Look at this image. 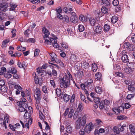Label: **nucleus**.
<instances>
[{"mask_svg": "<svg viewBox=\"0 0 135 135\" xmlns=\"http://www.w3.org/2000/svg\"><path fill=\"white\" fill-rule=\"evenodd\" d=\"M83 35L85 37L88 39H91V32L89 30H86L84 31L83 34Z\"/></svg>", "mask_w": 135, "mask_h": 135, "instance_id": "nucleus-9", "label": "nucleus"}, {"mask_svg": "<svg viewBox=\"0 0 135 135\" xmlns=\"http://www.w3.org/2000/svg\"><path fill=\"white\" fill-rule=\"evenodd\" d=\"M16 30L15 29H12L11 31V32L12 35V37H15L16 36Z\"/></svg>", "mask_w": 135, "mask_h": 135, "instance_id": "nucleus-62", "label": "nucleus"}, {"mask_svg": "<svg viewBox=\"0 0 135 135\" xmlns=\"http://www.w3.org/2000/svg\"><path fill=\"white\" fill-rule=\"evenodd\" d=\"M55 10L57 12L56 14H59V15H60V13H61L62 12V9L61 8L58 9L57 8Z\"/></svg>", "mask_w": 135, "mask_h": 135, "instance_id": "nucleus-59", "label": "nucleus"}, {"mask_svg": "<svg viewBox=\"0 0 135 135\" xmlns=\"http://www.w3.org/2000/svg\"><path fill=\"white\" fill-rule=\"evenodd\" d=\"M18 110L21 112H25L26 111V110H27L23 107H19L18 108Z\"/></svg>", "mask_w": 135, "mask_h": 135, "instance_id": "nucleus-56", "label": "nucleus"}, {"mask_svg": "<svg viewBox=\"0 0 135 135\" xmlns=\"http://www.w3.org/2000/svg\"><path fill=\"white\" fill-rule=\"evenodd\" d=\"M102 1L105 6L109 7L110 5L111 1L110 0H102Z\"/></svg>", "mask_w": 135, "mask_h": 135, "instance_id": "nucleus-15", "label": "nucleus"}, {"mask_svg": "<svg viewBox=\"0 0 135 135\" xmlns=\"http://www.w3.org/2000/svg\"><path fill=\"white\" fill-rule=\"evenodd\" d=\"M88 19H89V23L90 25L91 26H94L96 24V21L94 18L92 17H91L90 18H88Z\"/></svg>", "mask_w": 135, "mask_h": 135, "instance_id": "nucleus-12", "label": "nucleus"}, {"mask_svg": "<svg viewBox=\"0 0 135 135\" xmlns=\"http://www.w3.org/2000/svg\"><path fill=\"white\" fill-rule=\"evenodd\" d=\"M83 67L85 69H88L90 67L89 63L86 62H83Z\"/></svg>", "mask_w": 135, "mask_h": 135, "instance_id": "nucleus-31", "label": "nucleus"}, {"mask_svg": "<svg viewBox=\"0 0 135 135\" xmlns=\"http://www.w3.org/2000/svg\"><path fill=\"white\" fill-rule=\"evenodd\" d=\"M35 40L33 38H30L28 39L27 41V42L33 43L35 42Z\"/></svg>", "mask_w": 135, "mask_h": 135, "instance_id": "nucleus-57", "label": "nucleus"}, {"mask_svg": "<svg viewBox=\"0 0 135 135\" xmlns=\"http://www.w3.org/2000/svg\"><path fill=\"white\" fill-rule=\"evenodd\" d=\"M70 95L66 94H64L63 96V99L64 101L66 102L69 100L70 99Z\"/></svg>", "mask_w": 135, "mask_h": 135, "instance_id": "nucleus-20", "label": "nucleus"}, {"mask_svg": "<svg viewBox=\"0 0 135 135\" xmlns=\"http://www.w3.org/2000/svg\"><path fill=\"white\" fill-rule=\"evenodd\" d=\"M77 75L80 78H82L84 76V74L83 71H81L78 72L77 73Z\"/></svg>", "mask_w": 135, "mask_h": 135, "instance_id": "nucleus-54", "label": "nucleus"}, {"mask_svg": "<svg viewBox=\"0 0 135 135\" xmlns=\"http://www.w3.org/2000/svg\"><path fill=\"white\" fill-rule=\"evenodd\" d=\"M25 62H23L22 63L21 62L18 61L17 63V65L18 67L20 68H22L23 67L24 69H25V68L24 66L25 65Z\"/></svg>", "mask_w": 135, "mask_h": 135, "instance_id": "nucleus-34", "label": "nucleus"}, {"mask_svg": "<svg viewBox=\"0 0 135 135\" xmlns=\"http://www.w3.org/2000/svg\"><path fill=\"white\" fill-rule=\"evenodd\" d=\"M40 52V50L38 49H35L34 52V56H37L39 55V53Z\"/></svg>", "mask_w": 135, "mask_h": 135, "instance_id": "nucleus-46", "label": "nucleus"}, {"mask_svg": "<svg viewBox=\"0 0 135 135\" xmlns=\"http://www.w3.org/2000/svg\"><path fill=\"white\" fill-rule=\"evenodd\" d=\"M101 11L102 13L106 14L108 12V9L106 7V6H103L102 7Z\"/></svg>", "mask_w": 135, "mask_h": 135, "instance_id": "nucleus-16", "label": "nucleus"}, {"mask_svg": "<svg viewBox=\"0 0 135 135\" xmlns=\"http://www.w3.org/2000/svg\"><path fill=\"white\" fill-rule=\"evenodd\" d=\"M50 56L51 57V60L53 62L55 61V59L57 57V55L56 54L53 52H51L50 53H48Z\"/></svg>", "mask_w": 135, "mask_h": 135, "instance_id": "nucleus-10", "label": "nucleus"}, {"mask_svg": "<svg viewBox=\"0 0 135 135\" xmlns=\"http://www.w3.org/2000/svg\"><path fill=\"white\" fill-rule=\"evenodd\" d=\"M129 46L130 45V44L129 42L125 43L123 45V48H125L126 49H128V47H129Z\"/></svg>", "mask_w": 135, "mask_h": 135, "instance_id": "nucleus-55", "label": "nucleus"}, {"mask_svg": "<svg viewBox=\"0 0 135 135\" xmlns=\"http://www.w3.org/2000/svg\"><path fill=\"white\" fill-rule=\"evenodd\" d=\"M30 113H28V111L26 110L24 115V118L25 119H29V120H28V122L31 124L32 123L33 119L31 117L30 118Z\"/></svg>", "mask_w": 135, "mask_h": 135, "instance_id": "nucleus-4", "label": "nucleus"}, {"mask_svg": "<svg viewBox=\"0 0 135 135\" xmlns=\"http://www.w3.org/2000/svg\"><path fill=\"white\" fill-rule=\"evenodd\" d=\"M78 19L77 16H71L70 20L71 22L73 23H76L78 22Z\"/></svg>", "mask_w": 135, "mask_h": 135, "instance_id": "nucleus-17", "label": "nucleus"}, {"mask_svg": "<svg viewBox=\"0 0 135 135\" xmlns=\"http://www.w3.org/2000/svg\"><path fill=\"white\" fill-rule=\"evenodd\" d=\"M66 132L68 133H71L72 132V129L70 125H69L66 128Z\"/></svg>", "mask_w": 135, "mask_h": 135, "instance_id": "nucleus-38", "label": "nucleus"}, {"mask_svg": "<svg viewBox=\"0 0 135 135\" xmlns=\"http://www.w3.org/2000/svg\"><path fill=\"white\" fill-rule=\"evenodd\" d=\"M134 65L133 63L131 62L128 64L127 66L128 67L133 71V69L135 68V66H134Z\"/></svg>", "mask_w": 135, "mask_h": 135, "instance_id": "nucleus-29", "label": "nucleus"}, {"mask_svg": "<svg viewBox=\"0 0 135 135\" xmlns=\"http://www.w3.org/2000/svg\"><path fill=\"white\" fill-rule=\"evenodd\" d=\"M128 89L129 90L132 91H133L135 90L134 87L131 84H130V85L128 86Z\"/></svg>", "mask_w": 135, "mask_h": 135, "instance_id": "nucleus-41", "label": "nucleus"}, {"mask_svg": "<svg viewBox=\"0 0 135 135\" xmlns=\"http://www.w3.org/2000/svg\"><path fill=\"white\" fill-rule=\"evenodd\" d=\"M13 77L15 79H18L20 78L21 76L19 75L17 73H15V74H13Z\"/></svg>", "mask_w": 135, "mask_h": 135, "instance_id": "nucleus-58", "label": "nucleus"}, {"mask_svg": "<svg viewBox=\"0 0 135 135\" xmlns=\"http://www.w3.org/2000/svg\"><path fill=\"white\" fill-rule=\"evenodd\" d=\"M61 46L64 48L68 49V45L67 43L65 42H62L61 43Z\"/></svg>", "mask_w": 135, "mask_h": 135, "instance_id": "nucleus-40", "label": "nucleus"}, {"mask_svg": "<svg viewBox=\"0 0 135 135\" xmlns=\"http://www.w3.org/2000/svg\"><path fill=\"white\" fill-rule=\"evenodd\" d=\"M112 110L114 113L116 115H118L119 114V110L118 107H115L112 109Z\"/></svg>", "mask_w": 135, "mask_h": 135, "instance_id": "nucleus-39", "label": "nucleus"}, {"mask_svg": "<svg viewBox=\"0 0 135 135\" xmlns=\"http://www.w3.org/2000/svg\"><path fill=\"white\" fill-rule=\"evenodd\" d=\"M95 30L96 33L101 34L103 28L101 24H98L95 26Z\"/></svg>", "mask_w": 135, "mask_h": 135, "instance_id": "nucleus-6", "label": "nucleus"}, {"mask_svg": "<svg viewBox=\"0 0 135 135\" xmlns=\"http://www.w3.org/2000/svg\"><path fill=\"white\" fill-rule=\"evenodd\" d=\"M129 128L131 132L133 135H135V127L134 126L131 124L129 125Z\"/></svg>", "mask_w": 135, "mask_h": 135, "instance_id": "nucleus-22", "label": "nucleus"}, {"mask_svg": "<svg viewBox=\"0 0 135 135\" xmlns=\"http://www.w3.org/2000/svg\"><path fill=\"white\" fill-rule=\"evenodd\" d=\"M50 83L53 86V88H55L56 86V85L54 80H51L50 81Z\"/></svg>", "mask_w": 135, "mask_h": 135, "instance_id": "nucleus-63", "label": "nucleus"}, {"mask_svg": "<svg viewBox=\"0 0 135 135\" xmlns=\"http://www.w3.org/2000/svg\"><path fill=\"white\" fill-rule=\"evenodd\" d=\"M42 91L45 93H48L47 90V87L45 85H44L42 87Z\"/></svg>", "mask_w": 135, "mask_h": 135, "instance_id": "nucleus-45", "label": "nucleus"}, {"mask_svg": "<svg viewBox=\"0 0 135 135\" xmlns=\"http://www.w3.org/2000/svg\"><path fill=\"white\" fill-rule=\"evenodd\" d=\"M84 107L83 106V104L82 103H80L78 106L77 108V111L78 113L81 112L83 109Z\"/></svg>", "mask_w": 135, "mask_h": 135, "instance_id": "nucleus-13", "label": "nucleus"}, {"mask_svg": "<svg viewBox=\"0 0 135 135\" xmlns=\"http://www.w3.org/2000/svg\"><path fill=\"white\" fill-rule=\"evenodd\" d=\"M84 26L83 25H80L78 26L79 30L80 32L83 31L84 30Z\"/></svg>", "mask_w": 135, "mask_h": 135, "instance_id": "nucleus-53", "label": "nucleus"}, {"mask_svg": "<svg viewBox=\"0 0 135 135\" xmlns=\"http://www.w3.org/2000/svg\"><path fill=\"white\" fill-rule=\"evenodd\" d=\"M109 103V101L107 99L102 100L100 103L99 108L100 109H104L105 110H108L109 109L108 107Z\"/></svg>", "mask_w": 135, "mask_h": 135, "instance_id": "nucleus-3", "label": "nucleus"}, {"mask_svg": "<svg viewBox=\"0 0 135 135\" xmlns=\"http://www.w3.org/2000/svg\"><path fill=\"white\" fill-rule=\"evenodd\" d=\"M127 118L125 115H118L117 117V119L119 120H126Z\"/></svg>", "mask_w": 135, "mask_h": 135, "instance_id": "nucleus-26", "label": "nucleus"}, {"mask_svg": "<svg viewBox=\"0 0 135 135\" xmlns=\"http://www.w3.org/2000/svg\"><path fill=\"white\" fill-rule=\"evenodd\" d=\"M119 1L118 0H113L112 2V4L114 6H116L119 4Z\"/></svg>", "mask_w": 135, "mask_h": 135, "instance_id": "nucleus-60", "label": "nucleus"}, {"mask_svg": "<svg viewBox=\"0 0 135 135\" xmlns=\"http://www.w3.org/2000/svg\"><path fill=\"white\" fill-rule=\"evenodd\" d=\"M34 74H35V84H38L39 83L40 78L38 76H36V74L35 73H33V75H34Z\"/></svg>", "mask_w": 135, "mask_h": 135, "instance_id": "nucleus-25", "label": "nucleus"}, {"mask_svg": "<svg viewBox=\"0 0 135 135\" xmlns=\"http://www.w3.org/2000/svg\"><path fill=\"white\" fill-rule=\"evenodd\" d=\"M95 91L98 93H100L102 91V89L101 87L99 86H97L95 89Z\"/></svg>", "mask_w": 135, "mask_h": 135, "instance_id": "nucleus-32", "label": "nucleus"}, {"mask_svg": "<svg viewBox=\"0 0 135 135\" xmlns=\"http://www.w3.org/2000/svg\"><path fill=\"white\" fill-rule=\"evenodd\" d=\"M8 89L7 87L5 85L1 87L0 90L2 93H4L7 92Z\"/></svg>", "mask_w": 135, "mask_h": 135, "instance_id": "nucleus-24", "label": "nucleus"}, {"mask_svg": "<svg viewBox=\"0 0 135 135\" xmlns=\"http://www.w3.org/2000/svg\"><path fill=\"white\" fill-rule=\"evenodd\" d=\"M63 21L65 22L68 23L69 22V19L68 16L67 15H64V16L63 17Z\"/></svg>", "mask_w": 135, "mask_h": 135, "instance_id": "nucleus-35", "label": "nucleus"}, {"mask_svg": "<svg viewBox=\"0 0 135 135\" xmlns=\"http://www.w3.org/2000/svg\"><path fill=\"white\" fill-rule=\"evenodd\" d=\"M41 94H38L36 93V97H35L36 102L37 103V104H40V101L41 99Z\"/></svg>", "mask_w": 135, "mask_h": 135, "instance_id": "nucleus-14", "label": "nucleus"}, {"mask_svg": "<svg viewBox=\"0 0 135 135\" xmlns=\"http://www.w3.org/2000/svg\"><path fill=\"white\" fill-rule=\"evenodd\" d=\"M125 72L127 74H132V70L131 69L128 67L126 68L124 70Z\"/></svg>", "mask_w": 135, "mask_h": 135, "instance_id": "nucleus-44", "label": "nucleus"}, {"mask_svg": "<svg viewBox=\"0 0 135 135\" xmlns=\"http://www.w3.org/2000/svg\"><path fill=\"white\" fill-rule=\"evenodd\" d=\"M77 57L76 55L72 54L71 56L70 59L71 60L73 61H76L77 59Z\"/></svg>", "mask_w": 135, "mask_h": 135, "instance_id": "nucleus-52", "label": "nucleus"}, {"mask_svg": "<svg viewBox=\"0 0 135 135\" xmlns=\"http://www.w3.org/2000/svg\"><path fill=\"white\" fill-rule=\"evenodd\" d=\"M9 73H8L7 72V73H4V77L7 79H9L11 78L12 76V75Z\"/></svg>", "mask_w": 135, "mask_h": 135, "instance_id": "nucleus-50", "label": "nucleus"}, {"mask_svg": "<svg viewBox=\"0 0 135 135\" xmlns=\"http://www.w3.org/2000/svg\"><path fill=\"white\" fill-rule=\"evenodd\" d=\"M63 10L66 13H69L73 11L72 9L71 8H68L65 7L63 8Z\"/></svg>", "mask_w": 135, "mask_h": 135, "instance_id": "nucleus-23", "label": "nucleus"}, {"mask_svg": "<svg viewBox=\"0 0 135 135\" xmlns=\"http://www.w3.org/2000/svg\"><path fill=\"white\" fill-rule=\"evenodd\" d=\"M91 69L93 72L96 71L98 69V66L96 63H94L92 64Z\"/></svg>", "mask_w": 135, "mask_h": 135, "instance_id": "nucleus-30", "label": "nucleus"}, {"mask_svg": "<svg viewBox=\"0 0 135 135\" xmlns=\"http://www.w3.org/2000/svg\"><path fill=\"white\" fill-rule=\"evenodd\" d=\"M97 41L98 42V43L100 45L103 46L104 45V44L105 42L104 40L102 39H98Z\"/></svg>", "mask_w": 135, "mask_h": 135, "instance_id": "nucleus-43", "label": "nucleus"}, {"mask_svg": "<svg viewBox=\"0 0 135 135\" xmlns=\"http://www.w3.org/2000/svg\"><path fill=\"white\" fill-rule=\"evenodd\" d=\"M119 127H120L119 125L118 126L114 127L113 128V131L114 132L117 134H119L120 132Z\"/></svg>", "mask_w": 135, "mask_h": 135, "instance_id": "nucleus-28", "label": "nucleus"}, {"mask_svg": "<svg viewBox=\"0 0 135 135\" xmlns=\"http://www.w3.org/2000/svg\"><path fill=\"white\" fill-rule=\"evenodd\" d=\"M115 75L118 76L123 78L124 77V75L123 73L121 72H116L115 73Z\"/></svg>", "mask_w": 135, "mask_h": 135, "instance_id": "nucleus-33", "label": "nucleus"}, {"mask_svg": "<svg viewBox=\"0 0 135 135\" xmlns=\"http://www.w3.org/2000/svg\"><path fill=\"white\" fill-rule=\"evenodd\" d=\"M56 93L57 96H60L61 94V90L60 89H57V88L56 89Z\"/></svg>", "mask_w": 135, "mask_h": 135, "instance_id": "nucleus-61", "label": "nucleus"}, {"mask_svg": "<svg viewBox=\"0 0 135 135\" xmlns=\"http://www.w3.org/2000/svg\"><path fill=\"white\" fill-rule=\"evenodd\" d=\"M74 110L73 109H70L68 115L69 118H71L72 116L74 113Z\"/></svg>", "mask_w": 135, "mask_h": 135, "instance_id": "nucleus-48", "label": "nucleus"}, {"mask_svg": "<svg viewBox=\"0 0 135 135\" xmlns=\"http://www.w3.org/2000/svg\"><path fill=\"white\" fill-rule=\"evenodd\" d=\"M100 98L98 97H95L93 100L94 102L97 104H98L100 102Z\"/></svg>", "mask_w": 135, "mask_h": 135, "instance_id": "nucleus-51", "label": "nucleus"}, {"mask_svg": "<svg viewBox=\"0 0 135 135\" xmlns=\"http://www.w3.org/2000/svg\"><path fill=\"white\" fill-rule=\"evenodd\" d=\"M93 126H92V124H91L88 125V126H85V128H88V129L89 131H91L92 129L93 128Z\"/></svg>", "mask_w": 135, "mask_h": 135, "instance_id": "nucleus-47", "label": "nucleus"}, {"mask_svg": "<svg viewBox=\"0 0 135 135\" xmlns=\"http://www.w3.org/2000/svg\"><path fill=\"white\" fill-rule=\"evenodd\" d=\"M79 18V20L83 22H85L87 20V17L83 15H80Z\"/></svg>", "mask_w": 135, "mask_h": 135, "instance_id": "nucleus-19", "label": "nucleus"}, {"mask_svg": "<svg viewBox=\"0 0 135 135\" xmlns=\"http://www.w3.org/2000/svg\"><path fill=\"white\" fill-rule=\"evenodd\" d=\"M95 75L96 79H97L98 80H100L102 77V74L98 72L96 73Z\"/></svg>", "mask_w": 135, "mask_h": 135, "instance_id": "nucleus-37", "label": "nucleus"}, {"mask_svg": "<svg viewBox=\"0 0 135 135\" xmlns=\"http://www.w3.org/2000/svg\"><path fill=\"white\" fill-rule=\"evenodd\" d=\"M103 123L100 119H97L95 120V125L98 127H100L102 124Z\"/></svg>", "mask_w": 135, "mask_h": 135, "instance_id": "nucleus-18", "label": "nucleus"}, {"mask_svg": "<svg viewBox=\"0 0 135 135\" xmlns=\"http://www.w3.org/2000/svg\"><path fill=\"white\" fill-rule=\"evenodd\" d=\"M9 41L7 39L4 40L2 42V47L3 48H5L6 47L7 43H8Z\"/></svg>", "mask_w": 135, "mask_h": 135, "instance_id": "nucleus-36", "label": "nucleus"}, {"mask_svg": "<svg viewBox=\"0 0 135 135\" xmlns=\"http://www.w3.org/2000/svg\"><path fill=\"white\" fill-rule=\"evenodd\" d=\"M42 31V32L45 34L43 37L44 39H45L47 37H49L48 36L50 34L49 31L46 27H43Z\"/></svg>", "mask_w": 135, "mask_h": 135, "instance_id": "nucleus-8", "label": "nucleus"}, {"mask_svg": "<svg viewBox=\"0 0 135 135\" xmlns=\"http://www.w3.org/2000/svg\"><path fill=\"white\" fill-rule=\"evenodd\" d=\"M119 110V113H123L124 112V107L123 106L120 105L118 107Z\"/></svg>", "mask_w": 135, "mask_h": 135, "instance_id": "nucleus-42", "label": "nucleus"}, {"mask_svg": "<svg viewBox=\"0 0 135 135\" xmlns=\"http://www.w3.org/2000/svg\"><path fill=\"white\" fill-rule=\"evenodd\" d=\"M121 60L123 62L126 63L128 62L129 59L128 56L126 54L123 55L122 56Z\"/></svg>", "mask_w": 135, "mask_h": 135, "instance_id": "nucleus-11", "label": "nucleus"}, {"mask_svg": "<svg viewBox=\"0 0 135 135\" xmlns=\"http://www.w3.org/2000/svg\"><path fill=\"white\" fill-rule=\"evenodd\" d=\"M80 94L81 100L82 101H83L85 99V95H83L81 92L80 93Z\"/></svg>", "mask_w": 135, "mask_h": 135, "instance_id": "nucleus-64", "label": "nucleus"}, {"mask_svg": "<svg viewBox=\"0 0 135 135\" xmlns=\"http://www.w3.org/2000/svg\"><path fill=\"white\" fill-rule=\"evenodd\" d=\"M46 74H47L50 77H51L52 75L55 76H56L57 74V71L55 69H52V71L51 70L48 69L47 70Z\"/></svg>", "mask_w": 135, "mask_h": 135, "instance_id": "nucleus-5", "label": "nucleus"}, {"mask_svg": "<svg viewBox=\"0 0 135 135\" xmlns=\"http://www.w3.org/2000/svg\"><path fill=\"white\" fill-rule=\"evenodd\" d=\"M7 71L8 73H11L13 74H15V73H17V71L15 67L12 66L7 69Z\"/></svg>", "mask_w": 135, "mask_h": 135, "instance_id": "nucleus-7", "label": "nucleus"}, {"mask_svg": "<svg viewBox=\"0 0 135 135\" xmlns=\"http://www.w3.org/2000/svg\"><path fill=\"white\" fill-rule=\"evenodd\" d=\"M103 27L104 28L103 29L104 30V31L105 32H107L109 30L110 28V26L108 24H106L104 25Z\"/></svg>", "mask_w": 135, "mask_h": 135, "instance_id": "nucleus-27", "label": "nucleus"}, {"mask_svg": "<svg viewBox=\"0 0 135 135\" xmlns=\"http://www.w3.org/2000/svg\"><path fill=\"white\" fill-rule=\"evenodd\" d=\"M86 131H85V129L82 128L79 131V134L80 135H84Z\"/></svg>", "mask_w": 135, "mask_h": 135, "instance_id": "nucleus-49", "label": "nucleus"}, {"mask_svg": "<svg viewBox=\"0 0 135 135\" xmlns=\"http://www.w3.org/2000/svg\"><path fill=\"white\" fill-rule=\"evenodd\" d=\"M86 117L84 115L82 118L81 117L79 118L76 122L75 129H78L81 127H83L86 123Z\"/></svg>", "mask_w": 135, "mask_h": 135, "instance_id": "nucleus-2", "label": "nucleus"}, {"mask_svg": "<svg viewBox=\"0 0 135 135\" xmlns=\"http://www.w3.org/2000/svg\"><path fill=\"white\" fill-rule=\"evenodd\" d=\"M62 80L60 81V86L61 88H66L70 85V79L69 78L66 73L64 74Z\"/></svg>", "mask_w": 135, "mask_h": 135, "instance_id": "nucleus-1", "label": "nucleus"}, {"mask_svg": "<svg viewBox=\"0 0 135 135\" xmlns=\"http://www.w3.org/2000/svg\"><path fill=\"white\" fill-rule=\"evenodd\" d=\"M118 19V17L115 15L113 16L111 18V22L112 23H116Z\"/></svg>", "mask_w": 135, "mask_h": 135, "instance_id": "nucleus-21", "label": "nucleus"}]
</instances>
